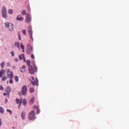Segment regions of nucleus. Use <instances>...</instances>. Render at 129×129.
Returning a JSON list of instances; mask_svg holds the SVG:
<instances>
[{
	"label": "nucleus",
	"mask_w": 129,
	"mask_h": 129,
	"mask_svg": "<svg viewBox=\"0 0 129 129\" xmlns=\"http://www.w3.org/2000/svg\"><path fill=\"white\" fill-rule=\"evenodd\" d=\"M26 63L27 65H28V66H30V64H31V61H30V60H27L26 61Z\"/></svg>",
	"instance_id": "nucleus-25"
},
{
	"label": "nucleus",
	"mask_w": 129,
	"mask_h": 129,
	"mask_svg": "<svg viewBox=\"0 0 129 129\" xmlns=\"http://www.w3.org/2000/svg\"><path fill=\"white\" fill-rule=\"evenodd\" d=\"M0 113H4V108L2 106H0Z\"/></svg>",
	"instance_id": "nucleus-26"
},
{
	"label": "nucleus",
	"mask_w": 129,
	"mask_h": 129,
	"mask_svg": "<svg viewBox=\"0 0 129 129\" xmlns=\"http://www.w3.org/2000/svg\"><path fill=\"white\" fill-rule=\"evenodd\" d=\"M20 47H21V48L23 49L22 51L25 52V46L23 45L22 43H21Z\"/></svg>",
	"instance_id": "nucleus-19"
},
{
	"label": "nucleus",
	"mask_w": 129,
	"mask_h": 129,
	"mask_svg": "<svg viewBox=\"0 0 129 129\" xmlns=\"http://www.w3.org/2000/svg\"><path fill=\"white\" fill-rule=\"evenodd\" d=\"M9 28L10 31H13V30H14V25H13V24H10Z\"/></svg>",
	"instance_id": "nucleus-15"
},
{
	"label": "nucleus",
	"mask_w": 129,
	"mask_h": 129,
	"mask_svg": "<svg viewBox=\"0 0 129 129\" xmlns=\"http://www.w3.org/2000/svg\"><path fill=\"white\" fill-rule=\"evenodd\" d=\"M15 45L16 46V47H17V48H19V49H20V42H15Z\"/></svg>",
	"instance_id": "nucleus-16"
},
{
	"label": "nucleus",
	"mask_w": 129,
	"mask_h": 129,
	"mask_svg": "<svg viewBox=\"0 0 129 129\" xmlns=\"http://www.w3.org/2000/svg\"><path fill=\"white\" fill-rule=\"evenodd\" d=\"M27 86H23L22 88V93L23 95H25V94L27 93Z\"/></svg>",
	"instance_id": "nucleus-7"
},
{
	"label": "nucleus",
	"mask_w": 129,
	"mask_h": 129,
	"mask_svg": "<svg viewBox=\"0 0 129 129\" xmlns=\"http://www.w3.org/2000/svg\"><path fill=\"white\" fill-rule=\"evenodd\" d=\"M9 82H10V83H11V84L13 83V80H12V79H11L10 80V81H9Z\"/></svg>",
	"instance_id": "nucleus-42"
},
{
	"label": "nucleus",
	"mask_w": 129,
	"mask_h": 129,
	"mask_svg": "<svg viewBox=\"0 0 129 129\" xmlns=\"http://www.w3.org/2000/svg\"><path fill=\"white\" fill-rule=\"evenodd\" d=\"M30 81L33 86H38L39 85V81L38 78H34V77H31L30 79Z\"/></svg>",
	"instance_id": "nucleus-2"
},
{
	"label": "nucleus",
	"mask_w": 129,
	"mask_h": 129,
	"mask_svg": "<svg viewBox=\"0 0 129 129\" xmlns=\"http://www.w3.org/2000/svg\"><path fill=\"white\" fill-rule=\"evenodd\" d=\"M31 57L32 59H35V55H34L33 54H31Z\"/></svg>",
	"instance_id": "nucleus-38"
},
{
	"label": "nucleus",
	"mask_w": 129,
	"mask_h": 129,
	"mask_svg": "<svg viewBox=\"0 0 129 129\" xmlns=\"http://www.w3.org/2000/svg\"><path fill=\"white\" fill-rule=\"evenodd\" d=\"M7 66H8V67H11V63H10V62H8L7 63Z\"/></svg>",
	"instance_id": "nucleus-36"
},
{
	"label": "nucleus",
	"mask_w": 129,
	"mask_h": 129,
	"mask_svg": "<svg viewBox=\"0 0 129 129\" xmlns=\"http://www.w3.org/2000/svg\"><path fill=\"white\" fill-rule=\"evenodd\" d=\"M8 71V78H13V72H10V69L7 70Z\"/></svg>",
	"instance_id": "nucleus-9"
},
{
	"label": "nucleus",
	"mask_w": 129,
	"mask_h": 129,
	"mask_svg": "<svg viewBox=\"0 0 129 129\" xmlns=\"http://www.w3.org/2000/svg\"><path fill=\"white\" fill-rule=\"evenodd\" d=\"M32 62L33 66H29L28 67L29 73H30L31 75H33V74H34L35 72H37V71H38V68L35 64V61L34 60H32Z\"/></svg>",
	"instance_id": "nucleus-1"
},
{
	"label": "nucleus",
	"mask_w": 129,
	"mask_h": 129,
	"mask_svg": "<svg viewBox=\"0 0 129 129\" xmlns=\"http://www.w3.org/2000/svg\"><path fill=\"white\" fill-rule=\"evenodd\" d=\"M22 33H23V34H24L25 36H26V35H27V33H26V30H22Z\"/></svg>",
	"instance_id": "nucleus-35"
},
{
	"label": "nucleus",
	"mask_w": 129,
	"mask_h": 129,
	"mask_svg": "<svg viewBox=\"0 0 129 129\" xmlns=\"http://www.w3.org/2000/svg\"><path fill=\"white\" fill-rule=\"evenodd\" d=\"M19 58L20 60H23L24 62L26 61V57H25V54H22L19 55Z\"/></svg>",
	"instance_id": "nucleus-8"
},
{
	"label": "nucleus",
	"mask_w": 129,
	"mask_h": 129,
	"mask_svg": "<svg viewBox=\"0 0 129 129\" xmlns=\"http://www.w3.org/2000/svg\"><path fill=\"white\" fill-rule=\"evenodd\" d=\"M34 101H35V98L32 97L30 101V104H33Z\"/></svg>",
	"instance_id": "nucleus-21"
},
{
	"label": "nucleus",
	"mask_w": 129,
	"mask_h": 129,
	"mask_svg": "<svg viewBox=\"0 0 129 129\" xmlns=\"http://www.w3.org/2000/svg\"><path fill=\"white\" fill-rule=\"evenodd\" d=\"M35 117V111L32 110L28 114V118L29 120H32Z\"/></svg>",
	"instance_id": "nucleus-4"
},
{
	"label": "nucleus",
	"mask_w": 129,
	"mask_h": 129,
	"mask_svg": "<svg viewBox=\"0 0 129 129\" xmlns=\"http://www.w3.org/2000/svg\"><path fill=\"white\" fill-rule=\"evenodd\" d=\"M13 69H16V66H13Z\"/></svg>",
	"instance_id": "nucleus-46"
},
{
	"label": "nucleus",
	"mask_w": 129,
	"mask_h": 129,
	"mask_svg": "<svg viewBox=\"0 0 129 129\" xmlns=\"http://www.w3.org/2000/svg\"><path fill=\"white\" fill-rule=\"evenodd\" d=\"M13 128H15V127H13Z\"/></svg>",
	"instance_id": "nucleus-48"
},
{
	"label": "nucleus",
	"mask_w": 129,
	"mask_h": 129,
	"mask_svg": "<svg viewBox=\"0 0 129 129\" xmlns=\"http://www.w3.org/2000/svg\"><path fill=\"white\" fill-rule=\"evenodd\" d=\"M2 13H7V9L5 7H3Z\"/></svg>",
	"instance_id": "nucleus-22"
},
{
	"label": "nucleus",
	"mask_w": 129,
	"mask_h": 129,
	"mask_svg": "<svg viewBox=\"0 0 129 129\" xmlns=\"http://www.w3.org/2000/svg\"><path fill=\"white\" fill-rule=\"evenodd\" d=\"M16 20H17V21L22 22V21L24 20V18L23 17H22L21 15H18L16 18Z\"/></svg>",
	"instance_id": "nucleus-10"
},
{
	"label": "nucleus",
	"mask_w": 129,
	"mask_h": 129,
	"mask_svg": "<svg viewBox=\"0 0 129 129\" xmlns=\"http://www.w3.org/2000/svg\"><path fill=\"white\" fill-rule=\"evenodd\" d=\"M33 107H34V108L38 109V108H39V106H34Z\"/></svg>",
	"instance_id": "nucleus-41"
},
{
	"label": "nucleus",
	"mask_w": 129,
	"mask_h": 129,
	"mask_svg": "<svg viewBox=\"0 0 129 129\" xmlns=\"http://www.w3.org/2000/svg\"><path fill=\"white\" fill-rule=\"evenodd\" d=\"M20 70L21 72H25L26 71V67H25V66H22L21 67H20Z\"/></svg>",
	"instance_id": "nucleus-12"
},
{
	"label": "nucleus",
	"mask_w": 129,
	"mask_h": 129,
	"mask_svg": "<svg viewBox=\"0 0 129 129\" xmlns=\"http://www.w3.org/2000/svg\"><path fill=\"white\" fill-rule=\"evenodd\" d=\"M18 94H19V95H21V92H18Z\"/></svg>",
	"instance_id": "nucleus-45"
},
{
	"label": "nucleus",
	"mask_w": 129,
	"mask_h": 129,
	"mask_svg": "<svg viewBox=\"0 0 129 129\" xmlns=\"http://www.w3.org/2000/svg\"><path fill=\"white\" fill-rule=\"evenodd\" d=\"M15 80L16 82H19V78L18 77V76L15 77Z\"/></svg>",
	"instance_id": "nucleus-27"
},
{
	"label": "nucleus",
	"mask_w": 129,
	"mask_h": 129,
	"mask_svg": "<svg viewBox=\"0 0 129 129\" xmlns=\"http://www.w3.org/2000/svg\"><path fill=\"white\" fill-rule=\"evenodd\" d=\"M1 67L2 68H4L5 67V61H3L1 64Z\"/></svg>",
	"instance_id": "nucleus-29"
},
{
	"label": "nucleus",
	"mask_w": 129,
	"mask_h": 129,
	"mask_svg": "<svg viewBox=\"0 0 129 129\" xmlns=\"http://www.w3.org/2000/svg\"><path fill=\"white\" fill-rule=\"evenodd\" d=\"M2 17L3 18H7V17H8L7 12L2 13Z\"/></svg>",
	"instance_id": "nucleus-18"
},
{
	"label": "nucleus",
	"mask_w": 129,
	"mask_h": 129,
	"mask_svg": "<svg viewBox=\"0 0 129 129\" xmlns=\"http://www.w3.org/2000/svg\"><path fill=\"white\" fill-rule=\"evenodd\" d=\"M8 13L9 14H10V15L13 14V10L10 9L8 11Z\"/></svg>",
	"instance_id": "nucleus-30"
},
{
	"label": "nucleus",
	"mask_w": 129,
	"mask_h": 129,
	"mask_svg": "<svg viewBox=\"0 0 129 129\" xmlns=\"http://www.w3.org/2000/svg\"><path fill=\"white\" fill-rule=\"evenodd\" d=\"M28 32L30 39H31L32 41H34V38H33V30H32V26L31 25L28 26Z\"/></svg>",
	"instance_id": "nucleus-3"
},
{
	"label": "nucleus",
	"mask_w": 129,
	"mask_h": 129,
	"mask_svg": "<svg viewBox=\"0 0 129 129\" xmlns=\"http://www.w3.org/2000/svg\"><path fill=\"white\" fill-rule=\"evenodd\" d=\"M4 73H5L4 70H2L0 71V78L3 77V75H4Z\"/></svg>",
	"instance_id": "nucleus-20"
},
{
	"label": "nucleus",
	"mask_w": 129,
	"mask_h": 129,
	"mask_svg": "<svg viewBox=\"0 0 129 129\" xmlns=\"http://www.w3.org/2000/svg\"><path fill=\"white\" fill-rule=\"evenodd\" d=\"M28 47L30 46V47L27 49V52L28 55H30V54H32L33 53V51H34V49H33V47L31 46V44H28Z\"/></svg>",
	"instance_id": "nucleus-6"
},
{
	"label": "nucleus",
	"mask_w": 129,
	"mask_h": 129,
	"mask_svg": "<svg viewBox=\"0 0 129 129\" xmlns=\"http://www.w3.org/2000/svg\"><path fill=\"white\" fill-rule=\"evenodd\" d=\"M10 54L12 55V57H14L15 56V52H14V51H12Z\"/></svg>",
	"instance_id": "nucleus-33"
},
{
	"label": "nucleus",
	"mask_w": 129,
	"mask_h": 129,
	"mask_svg": "<svg viewBox=\"0 0 129 129\" xmlns=\"http://www.w3.org/2000/svg\"><path fill=\"white\" fill-rule=\"evenodd\" d=\"M5 25L6 28H9V27L10 26V25L11 24L9 22H6L5 23Z\"/></svg>",
	"instance_id": "nucleus-23"
},
{
	"label": "nucleus",
	"mask_w": 129,
	"mask_h": 129,
	"mask_svg": "<svg viewBox=\"0 0 129 129\" xmlns=\"http://www.w3.org/2000/svg\"><path fill=\"white\" fill-rule=\"evenodd\" d=\"M18 38H19V40H21V33H20V31H19L18 32Z\"/></svg>",
	"instance_id": "nucleus-28"
},
{
	"label": "nucleus",
	"mask_w": 129,
	"mask_h": 129,
	"mask_svg": "<svg viewBox=\"0 0 129 129\" xmlns=\"http://www.w3.org/2000/svg\"><path fill=\"white\" fill-rule=\"evenodd\" d=\"M22 103L23 104V105L24 106H26V105H27V100H26V99H23L22 100Z\"/></svg>",
	"instance_id": "nucleus-14"
},
{
	"label": "nucleus",
	"mask_w": 129,
	"mask_h": 129,
	"mask_svg": "<svg viewBox=\"0 0 129 129\" xmlns=\"http://www.w3.org/2000/svg\"><path fill=\"white\" fill-rule=\"evenodd\" d=\"M40 109H39V108H38L37 109L36 113H37V114H39V113H40Z\"/></svg>",
	"instance_id": "nucleus-34"
},
{
	"label": "nucleus",
	"mask_w": 129,
	"mask_h": 129,
	"mask_svg": "<svg viewBox=\"0 0 129 129\" xmlns=\"http://www.w3.org/2000/svg\"><path fill=\"white\" fill-rule=\"evenodd\" d=\"M0 90H4V87L3 86H0Z\"/></svg>",
	"instance_id": "nucleus-39"
},
{
	"label": "nucleus",
	"mask_w": 129,
	"mask_h": 129,
	"mask_svg": "<svg viewBox=\"0 0 129 129\" xmlns=\"http://www.w3.org/2000/svg\"><path fill=\"white\" fill-rule=\"evenodd\" d=\"M4 96H6V95H7V93H4Z\"/></svg>",
	"instance_id": "nucleus-47"
},
{
	"label": "nucleus",
	"mask_w": 129,
	"mask_h": 129,
	"mask_svg": "<svg viewBox=\"0 0 129 129\" xmlns=\"http://www.w3.org/2000/svg\"><path fill=\"white\" fill-rule=\"evenodd\" d=\"M11 87L8 86L6 88L7 92H8V93H10V92H11Z\"/></svg>",
	"instance_id": "nucleus-17"
},
{
	"label": "nucleus",
	"mask_w": 129,
	"mask_h": 129,
	"mask_svg": "<svg viewBox=\"0 0 129 129\" xmlns=\"http://www.w3.org/2000/svg\"><path fill=\"white\" fill-rule=\"evenodd\" d=\"M26 115V113L24 111L21 113V117L22 119H25V116Z\"/></svg>",
	"instance_id": "nucleus-13"
},
{
	"label": "nucleus",
	"mask_w": 129,
	"mask_h": 129,
	"mask_svg": "<svg viewBox=\"0 0 129 129\" xmlns=\"http://www.w3.org/2000/svg\"><path fill=\"white\" fill-rule=\"evenodd\" d=\"M25 21L27 24H29V23L32 21V17L31 15H30V14L27 13Z\"/></svg>",
	"instance_id": "nucleus-5"
},
{
	"label": "nucleus",
	"mask_w": 129,
	"mask_h": 129,
	"mask_svg": "<svg viewBox=\"0 0 129 129\" xmlns=\"http://www.w3.org/2000/svg\"><path fill=\"white\" fill-rule=\"evenodd\" d=\"M14 60L15 61V62H18V61H19V59H18V58H16L14 59Z\"/></svg>",
	"instance_id": "nucleus-40"
},
{
	"label": "nucleus",
	"mask_w": 129,
	"mask_h": 129,
	"mask_svg": "<svg viewBox=\"0 0 129 129\" xmlns=\"http://www.w3.org/2000/svg\"><path fill=\"white\" fill-rule=\"evenodd\" d=\"M16 103H17V104H19V108H20V106H21V104L22 103V101H21V100H20L18 98H16Z\"/></svg>",
	"instance_id": "nucleus-11"
},
{
	"label": "nucleus",
	"mask_w": 129,
	"mask_h": 129,
	"mask_svg": "<svg viewBox=\"0 0 129 129\" xmlns=\"http://www.w3.org/2000/svg\"><path fill=\"white\" fill-rule=\"evenodd\" d=\"M7 111L8 112H10V114H12V110H10V109H8L7 110Z\"/></svg>",
	"instance_id": "nucleus-37"
},
{
	"label": "nucleus",
	"mask_w": 129,
	"mask_h": 129,
	"mask_svg": "<svg viewBox=\"0 0 129 129\" xmlns=\"http://www.w3.org/2000/svg\"><path fill=\"white\" fill-rule=\"evenodd\" d=\"M29 91L31 93H33V92H34V91H35V89L33 88H30L29 89Z\"/></svg>",
	"instance_id": "nucleus-24"
},
{
	"label": "nucleus",
	"mask_w": 129,
	"mask_h": 129,
	"mask_svg": "<svg viewBox=\"0 0 129 129\" xmlns=\"http://www.w3.org/2000/svg\"><path fill=\"white\" fill-rule=\"evenodd\" d=\"M21 14L22 15V16H25V15H26V11L23 10V11L21 12Z\"/></svg>",
	"instance_id": "nucleus-31"
},
{
	"label": "nucleus",
	"mask_w": 129,
	"mask_h": 129,
	"mask_svg": "<svg viewBox=\"0 0 129 129\" xmlns=\"http://www.w3.org/2000/svg\"><path fill=\"white\" fill-rule=\"evenodd\" d=\"M28 12H31V8L30 7L28 8Z\"/></svg>",
	"instance_id": "nucleus-43"
},
{
	"label": "nucleus",
	"mask_w": 129,
	"mask_h": 129,
	"mask_svg": "<svg viewBox=\"0 0 129 129\" xmlns=\"http://www.w3.org/2000/svg\"><path fill=\"white\" fill-rule=\"evenodd\" d=\"M2 119H0V126H2Z\"/></svg>",
	"instance_id": "nucleus-44"
},
{
	"label": "nucleus",
	"mask_w": 129,
	"mask_h": 129,
	"mask_svg": "<svg viewBox=\"0 0 129 129\" xmlns=\"http://www.w3.org/2000/svg\"><path fill=\"white\" fill-rule=\"evenodd\" d=\"M2 81H6L7 80V78L6 77V76L3 77L2 79Z\"/></svg>",
	"instance_id": "nucleus-32"
}]
</instances>
